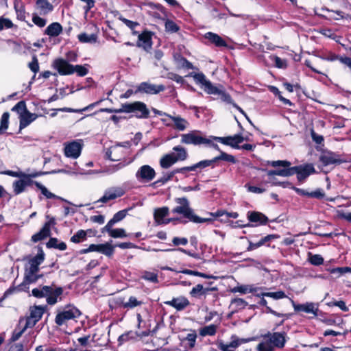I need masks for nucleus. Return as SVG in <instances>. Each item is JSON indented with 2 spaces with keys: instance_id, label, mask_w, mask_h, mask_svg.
Listing matches in <instances>:
<instances>
[{
  "instance_id": "obj_27",
  "label": "nucleus",
  "mask_w": 351,
  "mask_h": 351,
  "mask_svg": "<svg viewBox=\"0 0 351 351\" xmlns=\"http://www.w3.org/2000/svg\"><path fill=\"white\" fill-rule=\"evenodd\" d=\"M63 290L61 287L54 288L50 286V291L47 294V302L50 305H54L58 302V298L62 294Z\"/></svg>"
},
{
  "instance_id": "obj_4",
  "label": "nucleus",
  "mask_w": 351,
  "mask_h": 351,
  "mask_svg": "<svg viewBox=\"0 0 351 351\" xmlns=\"http://www.w3.org/2000/svg\"><path fill=\"white\" fill-rule=\"evenodd\" d=\"M81 315L80 310L72 304L60 308L55 318V322L58 326L66 324L67 322L79 317Z\"/></svg>"
},
{
  "instance_id": "obj_36",
  "label": "nucleus",
  "mask_w": 351,
  "mask_h": 351,
  "mask_svg": "<svg viewBox=\"0 0 351 351\" xmlns=\"http://www.w3.org/2000/svg\"><path fill=\"white\" fill-rule=\"evenodd\" d=\"M176 162H177L174 158L173 152L165 154L160 160V165L163 169H168Z\"/></svg>"
},
{
  "instance_id": "obj_56",
  "label": "nucleus",
  "mask_w": 351,
  "mask_h": 351,
  "mask_svg": "<svg viewBox=\"0 0 351 351\" xmlns=\"http://www.w3.org/2000/svg\"><path fill=\"white\" fill-rule=\"evenodd\" d=\"M308 260L311 264L316 266L321 265L324 263V258L319 254H311L309 253Z\"/></svg>"
},
{
  "instance_id": "obj_19",
  "label": "nucleus",
  "mask_w": 351,
  "mask_h": 351,
  "mask_svg": "<svg viewBox=\"0 0 351 351\" xmlns=\"http://www.w3.org/2000/svg\"><path fill=\"white\" fill-rule=\"evenodd\" d=\"M106 154L110 160L118 161L125 155L124 148L120 145H116L108 149Z\"/></svg>"
},
{
  "instance_id": "obj_43",
  "label": "nucleus",
  "mask_w": 351,
  "mask_h": 351,
  "mask_svg": "<svg viewBox=\"0 0 351 351\" xmlns=\"http://www.w3.org/2000/svg\"><path fill=\"white\" fill-rule=\"evenodd\" d=\"M217 326L215 324H210L203 328H201L199 330V333L202 337L206 336H213L216 334Z\"/></svg>"
},
{
  "instance_id": "obj_1",
  "label": "nucleus",
  "mask_w": 351,
  "mask_h": 351,
  "mask_svg": "<svg viewBox=\"0 0 351 351\" xmlns=\"http://www.w3.org/2000/svg\"><path fill=\"white\" fill-rule=\"evenodd\" d=\"M45 259V254L42 250L40 251L34 257L29 259L28 264L25 268L24 280L19 286L10 288L8 292L23 291L29 289V285L36 282L42 276L38 275L39 266L43 263Z\"/></svg>"
},
{
  "instance_id": "obj_23",
  "label": "nucleus",
  "mask_w": 351,
  "mask_h": 351,
  "mask_svg": "<svg viewBox=\"0 0 351 351\" xmlns=\"http://www.w3.org/2000/svg\"><path fill=\"white\" fill-rule=\"evenodd\" d=\"M113 226L106 225L102 229L101 232H107L112 238H125L129 236L123 228H112Z\"/></svg>"
},
{
  "instance_id": "obj_51",
  "label": "nucleus",
  "mask_w": 351,
  "mask_h": 351,
  "mask_svg": "<svg viewBox=\"0 0 351 351\" xmlns=\"http://www.w3.org/2000/svg\"><path fill=\"white\" fill-rule=\"evenodd\" d=\"M175 173H176V172H175V171H173L172 172L164 174L160 179H158V180L154 182L152 184V186H162V185L165 184L168 181H169L172 179V178L175 175Z\"/></svg>"
},
{
  "instance_id": "obj_64",
  "label": "nucleus",
  "mask_w": 351,
  "mask_h": 351,
  "mask_svg": "<svg viewBox=\"0 0 351 351\" xmlns=\"http://www.w3.org/2000/svg\"><path fill=\"white\" fill-rule=\"evenodd\" d=\"M142 278L152 282H158V276L156 274L149 271H145L142 275Z\"/></svg>"
},
{
  "instance_id": "obj_32",
  "label": "nucleus",
  "mask_w": 351,
  "mask_h": 351,
  "mask_svg": "<svg viewBox=\"0 0 351 351\" xmlns=\"http://www.w3.org/2000/svg\"><path fill=\"white\" fill-rule=\"evenodd\" d=\"M247 219L250 221L258 224H265L268 220L267 217L263 213L256 211L248 212Z\"/></svg>"
},
{
  "instance_id": "obj_55",
  "label": "nucleus",
  "mask_w": 351,
  "mask_h": 351,
  "mask_svg": "<svg viewBox=\"0 0 351 351\" xmlns=\"http://www.w3.org/2000/svg\"><path fill=\"white\" fill-rule=\"evenodd\" d=\"M73 73H76L80 77L85 76L88 73V65H73Z\"/></svg>"
},
{
  "instance_id": "obj_7",
  "label": "nucleus",
  "mask_w": 351,
  "mask_h": 351,
  "mask_svg": "<svg viewBox=\"0 0 351 351\" xmlns=\"http://www.w3.org/2000/svg\"><path fill=\"white\" fill-rule=\"evenodd\" d=\"M64 146L65 156L72 159H76L81 154L83 143L81 140H77L65 143Z\"/></svg>"
},
{
  "instance_id": "obj_47",
  "label": "nucleus",
  "mask_w": 351,
  "mask_h": 351,
  "mask_svg": "<svg viewBox=\"0 0 351 351\" xmlns=\"http://www.w3.org/2000/svg\"><path fill=\"white\" fill-rule=\"evenodd\" d=\"M271 238V235H267L263 238H262L257 243H253L250 241H249V246L247 247V251H252L255 249H257L260 247H261L262 245H263L265 243L268 242L269 241H270Z\"/></svg>"
},
{
  "instance_id": "obj_38",
  "label": "nucleus",
  "mask_w": 351,
  "mask_h": 351,
  "mask_svg": "<svg viewBox=\"0 0 351 351\" xmlns=\"http://www.w3.org/2000/svg\"><path fill=\"white\" fill-rule=\"evenodd\" d=\"M174 152V158L178 161H183L188 157V154L186 148L182 146L178 145L173 147Z\"/></svg>"
},
{
  "instance_id": "obj_50",
  "label": "nucleus",
  "mask_w": 351,
  "mask_h": 351,
  "mask_svg": "<svg viewBox=\"0 0 351 351\" xmlns=\"http://www.w3.org/2000/svg\"><path fill=\"white\" fill-rule=\"evenodd\" d=\"M10 114L8 112H4L0 120V135L3 134L9 126Z\"/></svg>"
},
{
  "instance_id": "obj_58",
  "label": "nucleus",
  "mask_w": 351,
  "mask_h": 351,
  "mask_svg": "<svg viewBox=\"0 0 351 351\" xmlns=\"http://www.w3.org/2000/svg\"><path fill=\"white\" fill-rule=\"evenodd\" d=\"M179 272L184 274H187V275H193V276H199V277L206 278V279H210V278H214L212 276H209L206 274L199 272L197 271H193V270H190V269H187L180 271Z\"/></svg>"
},
{
  "instance_id": "obj_26",
  "label": "nucleus",
  "mask_w": 351,
  "mask_h": 351,
  "mask_svg": "<svg viewBox=\"0 0 351 351\" xmlns=\"http://www.w3.org/2000/svg\"><path fill=\"white\" fill-rule=\"evenodd\" d=\"M189 122L182 117L173 114L172 126L173 129L178 131H184L189 127Z\"/></svg>"
},
{
  "instance_id": "obj_31",
  "label": "nucleus",
  "mask_w": 351,
  "mask_h": 351,
  "mask_svg": "<svg viewBox=\"0 0 351 351\" xmlns=\"http://www.w3.org/2000/svg\"><path fill=\"white\" fill-rule=\"evenodd\" d=\"M62 26L58 22L51 23L45 30V34L50 37H56L62 32Z\"/></svg>"
},
{
  "instance_id": "obj_35",
  "label": "nucleus",
  "mask_w": 351,
  "mask_h": 351,
  "mask_svg": "<svg viewBox=\"0 0 351 351\" xmlns=\"http://www.w3.org/2000/svg\"><path fill=\"white\" fill-rule=\"evenodd\" d=\"M293 189L298 195H300L302 196H307V197H314V198H317V199H321L324 196V192L322 191V189H319L315 190V191L311 192V193L306 191L304 189H299L297 187H293Z\"/></svg>"
},
{
  "instance_id": "obj_45",
  "label": "nucleus",
  "mask_w": 351,
  "mask_h": 351,
  "mask_svg": "<svg viewBox=\"0 0 351 351\" xmlns=\"http://www.w3.org/2000/svg\"><path fill=\"white\" fill-rule=\"evenodd\" d=\"M50 291V286H43L32 290V295L36 298H44Z\"/></svg>"
},
{
  "instance_id": "obj_40",
  "label": "nucleus",
  "mask_w": 351,
  "mask_h": 351,
  "mask_svg": "<svg viewBox=\"0 0 351 351\" xmlns=\"http://www.w3.org/2000/svg\"><path fill=\"white\" fill-rule=\"evenodd\" d=\"M80 42L83 43H95L97 40V35L95 34H88L82 33L77 36Z\"/></svg>"
},
{
  "instance_id": "obj_16",
  "label": "nucleus",
  "mask_w": 351,
  "mask_h": 351,
  "mask_svg": "<svg viewBox=\"0 0 351 351\" xmlns=\"http://www.w3.org/2000/svg\"><path fill=\"white\" fill-rule=\"evenodd\" d=\"M293 169H295V170L293 171V175L295 173L297 174V178L299 182H303L311 174L315 172V168L311 164L293 167Z\"/></svg>"
},
{
  "instance_id": "obj_48",
  "label": "nucleus",
  "mask_w": 351,
  "mask_h": 351,
  "mask_svg": "<svg viewBox=\"0 0 351 351\" xmlns=\"http://www.w3.org/2000/svg\"><path fill=\"white\" fill-rule=\"evenodd\" d=\"M68 169H60L57 172L58 173H83V169H81L77 165V162H74L71 166L67 167Z\"/></svg>"
},
{
  "instance_id": "obj_20",
  "label": "nucleus",
  "mask_w": 351,
  "mask_h": 351,
  "mask_svg": "<svg viewBox=\"0 0 351 351\" xmlns=\"http://www.w3.org/2000/svg\"><path fill=\"white\" fill-rule=\"evenodd\" d=\"M53 223H55L53 219L45 223L43 228L32 237V241L36 243L49 237L50 234V226Z\"/></svg>"
},
{
  "instance_id": "obj_61",
  "label": "nucleus",
  "mask_w": 351,
  "mask_h": 351,
  "mask_svg": "<svg viewBox=\"0 0 351 351\" xmlns=\"http://www.w3.org/2000/svg\"><path fill=\"white\" fill-rule=\"evenodd\" d=\"M231 305L237 310L243 309L247 305V302L241 298H234L231 301Z\"/></svg>"
},
{
  "instance_id": "obj_12",
  "label": "nucleus",
  "mask_w": 351,
  "mask_h": 351,
  "mask_svg": "<svg viewBox=\"0 0 351 351\" xmlns=\"http://www.w3.org/2000/svg\"><path fill=\"white\" fill-rule=\"evenodd\" d=\"M125 194V190L121 186H114L106 189L104 195L98 199V202L107 203L109 201L114 200Z\"/></svg>"
},
{
  "instance_id": "obj_29",
  "label": "nucleus",
  "mask_w": 351,
  "mask_h": 351,
  "mask_svg": "<svg viewBox=\"0 0 351 351\" xmlns=\"http://www.w3.org/2000/svg\"><path fill=\"white\" fill-rule=\"evenodd\" d=\"M261 287H256L254 285H243L234 287L232 289L231 291L232 293H241L243 294H246L249 293L258 292L261 290Z\"/></svg>"
},
{
  "instance_id": "obj_41",
  "label": "nucleus",
  "mask_w": 351,
  "mask_h": 351,
  "mask_svg": "<svg viewBox=\"0 0 351 351\" xmlns=\"http://www.w3.org/2000/svg\"><path fill=\"white\" fill-rule=\"evenodd\" d=\"M209 290L208 288H204L202 285L198 284L191 290L190 295L193 298H199L205 295Z\"/></svg>"
},
{
  "instance_id": "obj_53",
  "label": "nucleus",
  "mask_w": 351,
  "mask_h": 351,
  "mask_svg": "<svg viewBox=\"0 0 351 351\" xmlns=\"http://www.w3.org/2000/svg\"><path fill=\"white\" fill-rule=\"evenodd\" d=\"M270 60L274 62L275 66L279 69H285L287 66V60L282 59L278 56L271 55L269 56Z\"/></svg>"
},
{
  "instance_id": "obj_28",
  "label": "nucleus",
  "mask_w": 351,
  "mask_h": 351,
  "mask_svg": "<svg viewBox=\"0 0 351 351\" xmlns=\"http://www.w3.org/2000/svg\"><path fill=\"white\" fill-rule=\"evenodd\" d=\"M36 6L40 14L43 15H47L53 10V5L49 0H36Z\"/></svg>"
},
{
  "instance_id": "obj_24",
  "label": "nucleus",
  "mask_w": 351,
  "mask_h": 351,
  "mask_svg": "<svg viewBox=\"0 0 351 351\" xmlns=\"http://www.w3.org/2000/svg\"><path fill=\"white\" fill-rule=\"evenodd\" d=\"M152 36L149 32H144L138 35L137 45L142 47L145 51H149L152 48Z\"/></svg>"
},
{
  "instance_id": "obj_2",
  "label": "nucleus",
  "mask_w": 351,
  "mask_h": 351,
  "mask_svg": "<svg viewBox=\"0 0 351 351\" xmlns=\"http://www.w3.org/2000/svg\"><path fill=\"white\" fill-rule=\"evenodd\" d=\"M194 79V81L198 84L202 89H203L207 94L209 95H218L220 99L228 104H232L234 108L239 110L245 117L247 118L248 121L252 123L250 119L247 117L245 112L237 104H234L230 95L225 93L218 87L214 86L212 82L208 80L206 75L203 73H191Z\"/></svg>"
},
{
  "instance_id": "obj_34",
  "label": "nucleus",
  "mask_w": 351,
  "mask_h": 351,
  "mask_svg": "<svg viewBox=\"0 0 351 351\" xmlns=\"http://www.w3.org/2000/svg\"><path fill=\"white\" fill-rule=\"evenodd\" d=\"M34 184L36 186L40 191L41 193L47 198V199H59L63 202H68L65 199L55 195L54 193L50 192L46 186L43 185L41 183L38 182H34Z\"/></svg>"
},
{
  "instance_id": "obj_57",
  "label": "nucleus",
  "mask_w": 351,
  "mask_h": 351,
  "mask_svg": "<svg viewBox=\"0 0 351 351\" xmlns=\"http://www.w3.org/2000/svg\"><path fill=\"white\" fill-rule=\"evenodd\" d=\"M14 9L17 15V18L21 21L25 19V12L24 6L18 2L14 3Z\"/></svg>"
},
{
  "instance_id": "obj_6",
  "label": "nucleus",
  "mask_w": 351,
  "mask_h": 351,
  "mask_svg": "<svg viewBox=\"0 0 351 351\" xmlns=\"http://www.w3.org/2000/svg\"><path fill=\"white\" fill-rule=\"evenodd\" d=\"M181 143L186 145H199L211 143L210 136L208 138L204 136L199 130H193L181 134Z\"/></svg>"
},
{
  "instance_id": "obj_22",
  "label": "nucleus",
  "mask_w": 351,
  "mask_h": 351,
  "mask_svg": "<svg viewBox=\"0 0 351 351\" xmlns=\"http://www.w3.org/2000/svg\"><path fill=\"white\" fill-rule=\"evenodd\" d=\"M21 179L13 183V189L15 194L18 195L24 191L26 186L30 185L32 182L29 176L25 174V177H21Z\"/></svg>"
},
{
  "instance_id": "obj_46",
  "label": "nucleus",
  "mask_w": 351,
  "mask_h": 351,
  "mask_svg": "<svg viewBox=\"0 0 351 351\" xmlns=\"http://www.w3.org/2000/svg\"><path fill=\"white\" fill-rule=\"evenodd\" d=\"M29 327H26L25 324H22L21 323V319L19 320V326L17 328L14 330L12 336V341H17L22 335V334Z\"/></svg>"
},
{
  "instance_id": "obj_10",
  "label": "nucleus",
  "mask_w": 351,
  "mask_h": 351,
  "mask_svg": "<svg viewBox=\"0 0 351 351\" xmlns=\"http://www.w3.org/2000/svg\"><path fill=\"white\" fill-rule=\"evenodd\" d=\"M165 86L156 85L147 82L139 84L135 90V93H145L149 95L158 94L165 90Z\"/></svg>"
},
{
  "instance_id": "obj_39",
  "label": "nucleus",
  "mask_w": 351,
  "mask_h": 351,
  "mask_svg": "<svg viewBox=\"0 0 351 351\" xmlns=\"http://www.w3.org/2000/svg\"><path fill=\"white\" fill-rule=\"evenodd\" d=\"M257 351H274L275 348L266 335L263 340L257 345Z\"/></svg>"
},
{
  "instance_id": "obj_54",
  "label": "nucleus",
  "mask_w": 351,
  "mask_h": 351,
  "mask_svg": "<svg viewBox=\"0 0 351 351\" xmlns=\"http://www.w3.org/2000/svg\"><path fill=\"white\" fill-rule=\"evenodd\" d=\"M86 239V232L83 230H78L71 238V241L75 243H79Z\"/></svg>"
},
{
  "instance_id": "obj_5",
  "label": "nucleus",
  "mask_w": 351,
  "mask_h": 351,
  "mask_svg": "<svg viewBox=\"0 0 351 351\" xmlns=\"http://www.w3.org/2000/svg\"><path fill=\"white\" fill-rule=\"evenodd\" d=\"M123 110L124 113L132 114L133 117L139 119H147L150 114L147 105L139 101L123 104Z\"/></svg>"
},
{
  "instance_id": "obj_9",
  "label": "nucleus",
  "mask_w": 351,
  "mask_h": 351,
  "mask_svg": "<svg viewBox=\"0 0 351 351\" xmlns=\"http://www.w3.org/2000/svg\"><path fill=\"white\" fill-rule=\"evenodd\" d=\"M44 313L42 307L35 306L31 310L29 316L21 319V323L25 324L26 327H34L36 324L40 319Z\"/></svg>"
},
{
  "instance_id": "obj_8",
  "label": "nucleus",
  "mask_w": 351,
  "mask_h": 351,
  "mask_svg": "<svg viewBox=\"0 0 351 351\" xmlns=\"http://www.w3.org/2000/svg\"><path fill=\"white\" fill-rule=\"evenodd\" d=\"M155 170L149 165H145L138 168L135 173V178L140 183H147L156 177Z\"/></svg>"
},
{
  "instance_id": "obj_62",
  "label": "nucleus",
  "mask_w": 351,
  "mask_h": 351,
  "mask_svg": "<svg viewBox=\"0 0 351 351\" xmlns=\"http://www.w3.org/2000/svg\"><path fill=\"white\" fill-rule=\"evenodd\" d=\"M232 341L228 345L230 348H232V349H235L237 347H239L241 344L247 343L250 341V339H239L234 336H233L232 337Z\"/></svg>"
},
{
  "instance_id": "obj_37",
  "label": "nucleus",
  "mask_w": 351,
  "mask_h": 351,
  "mask_svg": "<svg viewBox=\"0 0 351 351\" xmlns=\"http://www.w3.org/2000/svg\"><path fill=\"white\" fill-rule=\"evenodd\" d=\"M115 246L111 244V241L105 243L99 244L98 252L104 254L106 256L111 257L114 252Z\"/></svg>"
},
{
  "instance_id": "obj_30",
  "label": "nucleus",
  "mask_w": 351,
  "mask_h": 351,
  "mask_svg": "<svg viewBox=\"0 0 351 351\" xmlns=\"http://www.w3.org/2000/svg\"><path fill=\"white\" fill-rule=\"evenodd\" d=\"M204 38L217 47H226L227 43L220 36L213 32H207Z\"/></svg>"
},
{
  "instance_id": "obj_25",
  "label": "nucleus",
  "mask_w": 351,
  "mask_h": 351,
  "mask_svg": "<svg viewBox=\"0 0 351 351\" xmlns=\"http://www.w3.org/2000/svg\"><path fill=\"white\" fill-rule=\"evenodd\" d=\"M167 305L174 307L178 311H182L190 304L189 300L183 296L173 298L165 302Z\"/></svg>"
},
{
  "instance_id": "obj_18",
  "label": "nucleus",
  "mask_w": 351,
  "mask_h": 351,
  "mask_svg": "<svg viewBox=\"0 0 351 351\" xmlns=\"http://www.w3.org/2000/svg\"><path fill=\"white\" fill-rule=\"evenodd\" d=\"M266 337L269 339L274 348H284L287 341V335L285 332L268 333Z\"/></svg>"
},
{
  "instance_id": "obj_21",
  "label": "nucleus",
  "mask_w": 351,
  "mask_h": 351,
  "mask_svg": "<svg viewBox=\"0 0 351 351\" xmlns=\"http://www.w3.org/2000/svg\"><path fill=\"white\" fill-rule=\"evenodd\" d=\"M293 306L294 310L296 311H303L307 313H312L314 315H317L318 307L313 302H306L302 304H296L292 301Z\"/></svg>"
},
{
  "instance_id": "obj_33",
  "label": "nucleus",
  "mask_w": 351,
  "mask_h": 351,
  "mask_svg": "<svg viewBox=\"0 0 351 351\" xmlns=\"http://www.w3.org/2000/svg\"><path fill=\"white\" fill-rule=\"evenodd\" d=\"M38 117L37 114L34 113H31L29 111L21 114V117H20V129H23L29 125L32 122L36 119Z\"/></svg>"
},
{
  "instance_id": "obj_49",
  "label": "nucleus",
  "mask_w": 351,
  "mask_h": 351,
  "mask_svg": "<svg viewBox=\"0 0 351 351\" xmlns=\"http://www.w3.org/2000/svg\"><path fill=\"white\" fill-rule=\"evenodd\" d=\"M143 302L137 300L134 296H130L128 302H123L122 306L125 308H134L138 306H141Z\"/></svg>"
},
{
  "instance_id": "obj_59",
  "label": "nucleus",
  "mask_w": 351,
  "mask_h": 351,
  "mask_svg": "<svg viewBox=\"0 0 351 351\" xmlns=\"http://www.w3.org/2000/svg\"><path fill=\"white\" fill-rule=\"evenodd\" d=\"M12 111L16 112L19 114V118L21 117V114L25 112H27L28 110H27L25 103L23 101L18 102L12 108Z\"/></svg>"
},
{
  "instance_id": "obj_17",
  "label": "nucleus",
  "mask_w": 351,
  "mask_h": 351,
  "mask_svg": "<svg viewBox=\"0 0 351 351\" xmlns=\"http://www.w3.org/2000/svg\"><path fill=\"white\" fill-rule=\"evenodd\" d=\"M52 66L61 75H67L73 73V71L72 70L73 65L64 59L58 58L55 60Z\"/></svg>"
},
{
  "instance_id": "obj_14",
  "label": "nucleus",
  "mask_w": 351,
  "mask_h": 351,
  "mask_svg": "<svg viewBox=\"0 0 351 351\" xmlns=\"http://www.w3.org/2000/svg\"><path fill=\"white\" fill-rule=\"evenodd\" d=\"M268 163L274 167H283V169H277V176H278L289 177L293 176V171L295 170V169H293V167H289L291 162L287 160H274L268 162Z\"/></svg>"
},
{
  "instance_id": "obj_11",
  "label": "nucleus",
  "mask_w": 351,
  "mask_h": 351,
  "mask_svg": "<svg viewBox=\"0 0 351 351\" xmlns=\"http://www.w3.org/2000/svg\"><path fill=\"white\" fill-rule=\"evenodd\" d=\"M210 138L226 145L230 146L232 148L240 149L239 145L244 141V137L240 134L229 136L226 137H218L210 136Z\"/></svg>"
},
{
  "instance_id": "obj_15",
  "label": "nucleus",
  "mask_w": 351,
  "mask_h": 351,
  "mask_svg": "<svg viewBox=\"0 0 351 351\" xmlns=\"http://www.w3.org/2000/svg\"><path fill=\"white\" fill-rule=\"evenodd\" d=\"M169 210L168 207L156 208L154 212V218L155 223L158 225H167L175 219L173 218H166L169 215Z\"/></svg>"
},
{
  "instance_id": "obj_60",
  "label": "nucleus",
  "mask_w": 351,
  "mask_h": 351,
  "mask_svg": "<svg viewBox=\"0 0 351 351\" xmlns=\"http://www.w3.org/2000/svg\"><path fill=\"white\" fill-rule=\"evenodd\" d=\"M165 30L168 32L176 33L179 30L178 25L171 20L167 19L165 24Z\"/></svg>"
},
{
  "instance_id": "obj_52",
  "label": "nucleus",
  "mask_w": 351,
  "mask_h": 351,
  "mask_svg": "<svg viewBox=\"0 0 351 351\" xmlns=\"http://www.w3.org/2000/svg\"><path fill=\"white\" fill-rule=\"evenodd\" d=\"M126 216V211L125 210H120L115 213L113 217L107 223L108 226H114L116 223L119 222L123 219Z\"/></svg>"
},
{
  "instance_id": "obj_3",
  "label": "nucleus",
  "mask_w": 351,
  "mask_h": 351,
  "mask_svg": "<svg viewBox=\"0 0 351 351\" xmlns=\"http://www.w3.org/2000/svg\"><path fill=\"white\" fill-rule=\"evenodd\" d=\"M176 202L179 206L172 209V213L182 215L189 221L197 223L209 222L211 221L208 218H202L197 216L191 208L189 202L186 198H177Z\"/></svg>"
},
{
  "instance_id": "obj_13",
  "label": "nucleus",
  "mask_w": 351,
  "mask_h": 351,
  "mask_svg": "<svg viewBox=\"0 0 351 351\" xmlns=\"http://www.w3.org/2000/svg\"><path fill=\"white\" fill-rule=\"evenodd\" d=\"M319 161L324 165H339L345 162L340 156L330 151H325L319 156Z\"/></svg>"
},
{
  "instance_id": "obj_63",
  "label": "nucleus",
  "mask_w": 351,
  "mask_h": 351,
  "mask_svg": "<svg viewBox=\"0 0 351 351\" xmlns=\"http://www.w3.org/2000/svg\"><path fill=\"white\" fill-rule=\"evenodd\" d=\"M262 295L263 296L269 297L274 300L282 299L287 297L286 294L282 291H279L276 292H267Z\"/></svg>"
},
{
  "instance_id": "obj_44",
  "label": "nucleus",
  "mask_w": 351,
  "mask_h": 351,
  "mask_svg": "<svg viewBox=\"0 0 351 351\" xmlns=\"http://www.w3.org/2000/svg\"><path fill=\"white\" fill-rule=\"evenodd\" d=\"M218 160H224L232 164H235L237 162L234 156L228 154L223 151H220L219 155L213 158V161L217 162Z\"/></svg>"
},
{
  "instance_id": "obj_42",
  "label": "nucleus",
  "mask_w": 351,
  "mask_h": 351,
  "mask_svg": "<svg viewBox=\"0 0 351 351\" xmlns=\"http://www.w3.org/2000/svg\"><path fill=\"white\" fill-rule=\"evenodd\" d=\"M47 247L49 248H56L60 250H65L66 245L65 243L59 241L56 238H51L47 243Z\"/></svg>"
}]
</instances>
